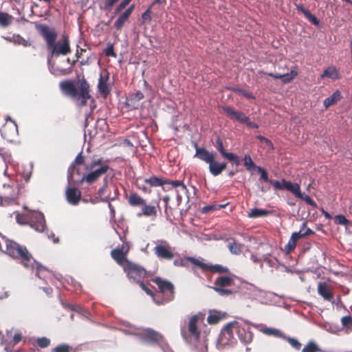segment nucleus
I'll return each mask as SVG.
<instances>
[{
  "label": "nucleus",
  "mask_w": 352,
  "mask_h": 352,
  "mask_svg": "<svg viewBox=\"0 0 352 352\" xmlns=\"http://www.w3.org/2000/svg\"><path fill=\"white\" fill-rule=\"evenodd\" d=\"M84 162V157L82 152L79 153L76 157L74 162L69 168L67 175L68 185L73 184H93L97 182L100 177L106 174L109 169V166L102 158L94 159L85 164L86 173L80 176L79 170L76 169L75 166L82 164Z\"/></svg>",
  "instance_id": "obj_1"
},
{
  "label": "nucleus",
  "mask_w": 352,
  "mask_h": 352,
  "mask_svg": "<svg viewBox=\"0 0 352 352\" xmlns=\"http://www.w3.org/2000/svg\"><path fill=\"white\" fill-rule=\"evenodd\" d=\"M3 241L6 246L5 252L11 257L20 258L25 268H36V275L38 278L45 280L50 275V272L45 267L36 262L25 247L8 239H3Z\"/></svg>",
  "instance_id": "obj_2"
},
{
  "label": "nucleus",
  "mask_w": 352,
  "mask_h": 352,
  "mask_svg": "<svg viewBox=\"0 0 352 352\" xmlns=\"http://www.w3.org/2000/svg\"><path fill=\"white\" fill-rule=\"evenodd\" d=\"M37 30L46 41L47 47L51 53L50 57L66 56L70 53V44L67 36H63L62 41L56 42L57 33L54 29L46 25H40Z\"/></svg>",
  "instance_id": "obj_3"
},
{
  "label": "nucleus",
  "mask_w": 352,
  "mask_h": 352,
  "mask_svg": "<svg viewBox=\"0 0 352 352\" xmlns=\"http://www.w3.org/2000/svg\"><path fill=\"white\" fill-rule=\"evenodd\" d=\"M60 87L63 92L71 97L78 107L85 106L91 97L89 85L85 80L80 81L79 86H76L72 81H63L60 83Z\"/></svg>",
  "instance_id": "obj_4"
},
{
  "label": "nucleus",
  "mask_w": 352,
  "mask_h": 352,
  "mask_svg": "<svg viewBox=\"0 0 352 352\" xmlns=\"http://www.w3.org/2000/svg\"><path fill=\"white\" fill-rule=\"evenodd\" d=\"M195 154L194 157L204 162L209 165V171L213 176L220 175L227 166L226 162H218L215 161L217 153L209 151L205 148L195 146Z\"/></svg>",
  "instance_id": "obj_5"
},
{
  "label": "nucleus",
  "mask_w": 352,
  "mask_h": 352,
  "mask_svg": "<svg viewBox=\"0 0 352 352\" xmlns=\"http://www.w3.org/2000/svg\"><path fill=\"white\" fill-rule=\"evenodd\" d=\"M16 221L20 224H29L37 232H43L45 221L43 213L38 211L28 212L25 214H17Z\"/></svg>",
  "instance_id": "obj_6"
},
{
  "label": "nucleus",
  "mask_w": 352,
  "mask_h": 352,
  "mask_svg": "<svg viewBox=\"0 0 352 352\" xmlns=\"http://www.w3.org/2000/svg\"><path fill=\"white\" fill-rule=\"evenodd\" d=\"M126 273L128 278L140 284L142 289L148 295L153 296V292L149 289L142 281L146 276V270L140 265L131 262L126 263L123 268Z\"/></svg>",
  "instance_id": "obj_7"
},
{
  "label": "nucleus",
  "mask_w": 352,
  "mask_h": 352,
  "mask_svg": "<svg viewBox=\"0 0 352 352\" xmlns=\"http://www.w3.org/2000/svg\"><path fill=\"white\" fill-rule=\"evenodd\" d=\"M124 332L138 336L139 339L144 343L162 344L163 342L162 336L151 329L133 328L129 330H124Z\"/></svg>",
  "instance_id": "obj_8"
},
{
  "label": "nucleus",
  "mask_w": 352,
  "mask_h": 352,
  "mask_svg": "<svg viewBox=\"0 0 352 352\" xmlns=\"http://www.w3.org/2000/svg\"><path fill=\"white\" fill-rule=\"evenodd\" d=\"M204 321V315L198 314L192 316L188 322V331H182L183 338L188 342H197L199 338L198 324Z\"/></svg>",
  "instance_id": "obj_9"
},
{
  "label": "nucleus",
  "mask_w": 352,
  "mask_h": 352,
  "mask_svg": "<svg viewBox=\"0 0 352 352\" xmlns=\"http://www.w3.org/2000/svg\"><path fill=\"white\" fill-rule=\"evenodd\" d=\"M230 323L235 336L242 342L248 343L252 341V333L248 323L243 321H232Z\"/></svg>",
  "instance_id": "obj_10"
},
{
  "label": "nucleus",
  "mask_w": 352,
  "mask_h": 352,
  "mask_svg": "<svg viewBox=\"0 0 352 352\" xmlns=\"http://www.w3.org/2000/svg\"><path fill=\"white\" fill-rule=\"evenodd\" d=\"M154 283L158 286L160 292L163 294L164 297L161 301L157 300L153 297V301L157 304L161 305L167 302L173 298V285L171 283L164 280L161 278H155L153 280Z\"/></svg>",
  "instance_id": "obj_11"
},
{
  "label": "nucleus",
  "mask_w": 352,
  "mask_h": 352,
  "mask_svg": "<svg viewBox=\"0 0 352 352\" xmlns=\"http://www.w3.org/2000/svg\"><path fill=\"white\" fill-rule=\"evenodd\" d=\"M236 341V336L229 322L221 330L217 342V347L222 350L226 346L233 344Z\"/></svg>",
  "instance_id": "obj_12"
},
{
  "label": "nucleus",
  "mask_w": 352,
  "mask_h": 352,
  "mask_svg": "<svg viewBox=\"0 0 352 352\" xmlns=\"http://www.w3.org/2000/svg\"><path fill=\"white\" fill-rule=\"evenodd\" d=\"M153 248L155 256L159 259L171 260L174 257L172 248L166 240H157Z\"/></svg>",
  "instance_id": "obj_13"
},
{
  "label": "nucleus",
  "mask_w": 352,
  "mask_h": 352,
  "mask_svg": "<svg viewBox=\"0 0 352 352\" xmlns=\"http://www.w3.org/2000/svg\"><path fill=\"white\" fill-rule=\"evenodd\" d=\"M130 249V245L128 242H123L121 247H118L111 250V255L112 258L120 265L124 267L126 263H130L126 259V254Z\"/></svg>",
  "instance_id": "obj_14"
},
{
  "label": "nucleus",
  "mask_w": 352,
  "mask_h": 352,
  "mask_svg": "<svg viewBox=\"0 0 352 352\" xmlns=\"http://www.w3.org/2000/svg\"><path fill=\"white\" fill-rule=\"evenodd\" d=\"M66 197L70 204L77 205L80 199L81 193L77 188L68 186L66 190Z\"/></svg>",
  "instance_id": "obj_15"
},
{
  "label": "nucleus",
  "mask_w": 352,
  "mask_h": 352,
  "mask_svg": "<svg viewBox=\"0 0 352 352\" xmlns=\"http://www.w3.org/2000/svg\"><path fill=\"white\" fill-rule=\"evenodd\" d=\"M223 111L230 118V119L236 120L241 123L247 122V116L242 112L234 110L231 107L223 108Z\"/></svg>",
  "instance_id": "obj_16"
},
{
  "label": "nucleus",
  "mask_w": 352,
  "mask_h": 352,
  "mask_svg": "<svg viewBox=\"0 0 352 352\" xmlns=\"http://www.w3.org/2000/svg\"><path fill=\"white\" fill-rule=\"evenodd\" d=\"M318 293L325 300L333 302V297L331 292L329 286L325 283H319L318 285Z\"/></svg>",
  "instance_id": "obj_17"
},
{
  "label": "nucleus",
  "mask_w": 352,
  "mask_h": 352,
  "mask_svg": "<svg viewBox=\"0 0 352 352\" xmlns=\"http://www.w3.org/2000/svg\"><path fill=\"white\" fill-rule=\"evenodd\" d=\"M246 289L249 291V294L252 296H253L254 298L260 300L262 303L267 302L266 300L263 299V297L267 294V292L257 288L256 286L252 285V284H247L246 285Z\"/></svg>",
  "instance_id": "obj_18"
},
{
  "label": "nucleus",
  "mask_w": 352,
  "mask_h": 352,
  "mask_svg": "<svg viewBox=\"0 0 352 352\" xmlns=\"http://www.w3.org/2000/svg\"><path fill=\"white\" fill-rule=\"evenodd\" d=\"M143 98V93H142L140 91H138L127 99V105L132 109H138L141 106L140 100Z\"/></svg>",
  "instance_id": "obj_19"
},
{
  "label": "nucleus",
  "mask_w": 352,
  "mask_h": 352,
  "mask_svg": "<svg viewBox=\"0 0 352 352\" xmlns=\"http://www.w3.org/2000/svg\"><path fill=\"white\" fill-rule=\"evenodd\" d=\"M297 74L298 73L295 69H292L289 73L283 74L269 73L268 76H270L276 79H281L284 83H287L292 81L297 76Z\"/></svg>",
  "instance_id": "obj_20"
},
{
  "label": "nucleus",
  "mask_w": 352,
  "mask_h": 352,
  "mask_svg": "<svg viewBox=\"0 0 352 352\" xmlns=\"http://www.w3.org/2000/svg\"><path fill=\"white\" fill-rule=\"evenodd\" d=\"M104 184L98 190V195L101 197L102 201H109V200H113L116 198V195L114 196H111L110 194H107V178H104ZM115 193L116 192V189H114Z\"/></svg>",
  "instance_id": "obj_21"
},
{
  "label": "nucleus",
  "mask_w": 352,
  "mask_h": 352,
  "mask_svg": "<svg viewBox=\"0 0 352 352\" xmlns=\"http://www.w3.org/2000/svg\"><path fill=\"white\" fill-rule=\"evenodd\" d=\"M296 9L298 11L301 12L304 14L305 16L314 25H318L320 23L319 20L311 12L305 9L302 5H296Z\"/></svg>",
  "instance_id": "obj_22"
},
{
  "label": "nucleus",
  "mask_w": 352,
  "mask_h": 352,
  "mask_svg": "<svg viewBox=\"0 0 352 352\" xmlns=\"http://www.w3.org/2000/svg\"><path fill=\"white\" fill-rule=\"evenodd\" d=\"M282 182L284 184L285 188L293 193L296 197L300 195L301 191L299 184H293L285 179H283Z\"/></svg>",
  "instance_id": "obj_23"
},
{
  "label": "nucleus",
  "mask_w": 352,
  "mask_h": 352,
  "mask_svg": "<svg viewBox=\"0 0 352 352\" xmlns=\"http://www.w3.org/2000/svg\"><path fill=\"white\" fill-rule=\"evenodd\" d=\"M340 98L341 93L340 91L337 90L335 92H333V94L331 96L327 98L324 100V106L325 107V108H328L331 105L336 103L338 100H340Z\"/></svg>",
  "instance_id": "obj_24"
},
{
  "label": "nucleus",
  "mask_w": 352,
  "mask_h": 352,
  "mask_svg": "<svg viewBox=\"0 0 352 352\" xmlns=\"http://www.w3.org/2000/svg\"><path fill=\"white\" fill-rule=\"evenodd\" d=\"M261 331L267 336L283 338L285 334L279 329L273 327H265L261 329Z\"/></svg>",
  "instance_id": "obj_25"
},
{
  "label": "nucleus",
  "mask_w": 352,
  "mask_h": 352,
  "mask_svg": "<svg viewBox=\"0 0 352 352\" xmlns=\"http://www.w3.org/2000/svg\"><path fill=\"white\" fill-rule=\"evenodd\" d=\"M3 188L6 190L5 195L10 199H14L17 194L16 188L14 187L13 184H5L3 185Z\"/></svg>",
  "instance_id": "obj_26"
},
{
  "label": "nucleus",
  "mask_w": 352,
  "mask_h": 352,
  "mask_svg": "<svg viewBox=\"0 0 352 352\" xmlns=\"http://www.w3.org/2000/svg\"><path fill=\"white\" fill-rule=\"evenodd\" d=\"M130 16L131 15L125 11L122 12L121 14H120V16L114 23L115 28L118 30H121L124 23L128 21Z\"/></svg>",
  "instance_id": "obj_27"
},
{
  "label": "nucleus",
  "mask_w": 352,
  "mask_h": 352,
  "mask_svg": "<svg viewBox=\"0 0 352 352\" xmlns=\"http://www.w3.org/2000/svg\"><path fill=\"white\" fill-rule=\"evenodd\" d=\"M339 74L338 70L333 67H329L326 69L321 74V78H329L333 80H336L338 78Z\"/></svg>",
  "instance_id": "obj_28"
},
{
  "label": "nucleus",
  "mask_w": 352,
  "mask_h": 352,
  "mask_svg": "<svg viewBox=\"0 0 352 352\" xmlns=\"http://www.w3.org/2000/svg\"><path fill=\"white\" fill-rule=\"evenodd\" d=\"M270 212L267 210L254 208L250 210L248 217L250 218H257L267 216Z\"/></svg>",
  "instance_id": "obj_29"
},
{
  "label": "nucleus",
  "mask_w": 352,
  "mask_h": 352,
  "mask_svg": "<svg viewBox=\"0 0 352 352\" xmlns=\"http://www.w3.org/2000/svg\"><path fill=\"white\" fill-rule=\"evenodd\" d=\"M232 278L230 276H219L215 280V285L220 287H227L232 285Z\"/></svg>",
  "instance_id": "obj_30"
},
{
  "label": "nucleus",
  "mask_w": 352,
  "mask_h": 352,
  "mask_svg": "<svg viewBox=\"0 0 352 352\" xmlns=\"http://www.w3.org/2000/svg\"><path fill=\"white\" fill-rule=\"evenodd\" d=\"M47 64H48L49 70L51 74H52L55 76H58L60 74H65V69H58V67H56V65H54V63H52L51 57H50V56H48V58H47Z\"/></svg>",
  "instance_id": "obj_31"
},
{
  "label": "nucleus",
  "mask_w": 352,
  "mask_h": 352,
  "mask_svg": "<svg viewBox=\"0 0 352 352\" xmlns=\"http://www.w3.org/2000/svg\"><path fill=\"white\" fill-rule=\"evenodd\" d=\"M98 87L99 91L104 96H107L110 91L109 86L107 83V80H104L102 75L100 76V78L99 79Z\"/></svg>",
  "instance_id": "obj_32"
},
{
  "label": "nucleus",
  "mask_w": 352,
  "mask_h": 352,
  "mask_svg": "<svg viewBox=\"0 0 352 352\" xmlns=\"http://www.w3.org/2000/svg\"><path fill=\"white\" fill-rule=\"evenodd\" d=\"M222 318L221 313L219 311H210L209 316H208L207 320L209 324H214L219 322V321Z\"/></svg>",
  "instance_id": "obj_33"
},
{
  "label": "nucleus",
  "mask_w": 352,
  "mask_h": 352,
  "mask_svg": "<svg viewBox=\"0 0 352 352\" xmlns=\"http://www.w3.org/2000/svg\"><path fill=\"white\" fill-rule=\"evenodd\" d=\"M129 202L131 206H143L144 199L137 194H132L129 197Z\"/></svg>",
  "instance_id": "obj_34"
},
{
  "label": "nucleus",
  "mask_w": 352,
  "mask_h": 352,
  "mask_svg": "<svg viewBox=\"0 0 352 352\" xmlns=\"http://www.w3.org/2000/svg\"><path fill=\"white\" fill-rule=\"evenodd\" d=\"M12 16L7 13L0 12V25L7 27L11 23Z\"/></svg>",
  "instance_id": "obj_35"
},
{
  "label": "nucleus",
  "mask_w": 352,
  "mask_h": 352,
  "mask_svg": "<svg viewBox=\"0 0 352 352\" xmlns=\"http://www.w3.org/2000/svg\"><path fill=\"white\" fill-rule=\"evenodd\" d=\"M142 214L145 216H155L157 209L155 206H147L144 203L142 206Z\"/></svg>",
  "instance_id": "obj_36"
},
{
  "label": "nucleus",
  "mask_w": 352,
  "mask_h": 352,
  "mask_svg": "<svg viewBox=\"0 0 352 352\" xmlns=\"http://www.w3.org/2000/svg\"><path fill=\"white\" fill-rule=\"evenodd\" d=\"M186 260L189 261L195 266H197L203 270L209 269V265H208L207 264L203 263L200 260L197 259L194 257L188 256L186 258Z\"/></svg>",
  "instance_id": "obj_37"
},
{
  "label": "nucleus",
  "mask_w": 352,
  "mask_h": 352,
  "mask_svg": "<svg viewBox=\"0 0 352 352\" xmlns=\"http://www.w3.org/2000/svg\"><path fill=\"white\" fill-rule=\"evenodd\" d=\"M145 183L148 184L151 186H162L164 182L162 181V179L156 177H152L148 179H146L144 180Z\"/></svg>",
  "instance_id": "obj_38"
},
{
  "label": "nucleus",
  "mask_w": 352,
  "mask_h": 352,
  "mask_svg": "<svg viewBox=\"0 0 352 352\" xmlns=\"http://www.w3.org/2000/svg\"><path fill=\"white\" fill-rule=\"evenodd\" d=\"M5 38L10 41H12L14 43L23 45V46H28L30 45L27 41L24 40L19 35H14L12 38Z\"/></svg>",
  "instance_id": "obj_39"
},
{
  "label": "nucleus",
  "mask_w": 352,
  "mask_h": 352,
  "mask_svg": "<svg viewBox=\"0 0 352 352\" xmlns=\"http://www.w3.org/2000/svg\"><path fill=\"white\" fill-rule=\"evenodd\" d=\"M164 183L170 184L173 187L181 188V191L182 192L188 193V190H187L186 185L180 181L175 180V181H170V182H164Z\"/></svg>",
  "instance_id": "obj_40"
},
{
  "label": "nucleus",
  "mask_w": 352,
  "mask_h": 352,
  "mask_svg": "<svg viewBox=\"0 0 352 352\" xmlns=\"http://www.w3.org/2000/svg\"><path fill=\"white\" fill-rule=\"evenodd\" d=\"M270 254H263L261 261L265 262L270 267H276L278 260L275 258H271Z\"/></svg>",
  "instance_id": "obj_41"
},
{
  "label": "nucleus",
  "mask_w": 352,
  "mask_h": 352,
  "mask_svg": "<svg viewBox=\"0 0 352 352\" xmlns=\"http://www.w3.org/2000/svg\"><path fill=\"white\" fill-rule=\"evenodd\" d=\"M318 351H320V349L314 342H309L306 346H305V347L302 350V352H318Z\"/></svg>",
  "instance_id": "obj_42"
},
{
  "label": "nucleus",
  "mask_w": 352,
  "mask_h": 352,
  "mask_svg": "<svg viewBox=\"0 0 352 352\" xmlns=\"http://www.w3.org/2000/svg\"><path fill=\"white\" fill-rule=\"evenodd\" d=\"M283 339L287 340L292 347L297 350H299L301 347V344L296 338L287 337L285 335Z\"/></svg>",
  "instance_id": "obj_43"
},
{
  "label": "nucleus",
  "mask_w": 352,
  "mask_h": 352,
  "mask_svg": "<svg viewBox=\"0 0 352 352\" xmlns=\"http://www.w3.org/2000/svg\"><path fill=\"white\" fill-rule=\"evenodd\" d=\"M223 157L226 158L230 162H232L233 164H234L236 166L239 165V163H240V161H239V159L238 156H236L235 154H234L232 153H228V152H226L223 155Z\"/></svg>",
  "instance_id": "obj_44"
},
{
  "label": "nucleus",
  "mask_w": 352,
  "mask_h": 352,
  "mask_svg": "<svg viewBox=\"0 0 352 352\" xmlns=\"http://www.w3.org/2000/svg\"><path fill=\"white\" fill-rule=\"evenodd\" d=\"M298 198L301 199L302 200L305 201L307 204L311 206H316V203L313 201V199L307 195L305 193H302L300 192V195H298Z\"/></svg>",
  "instance_id": "obj_45"
},
{
  "label": "nucleus",
  "mask_w": 352,
  "mask_h": 352,
  "mask_svg": "<svg viewBox=\"0 0 352 352\" xmlns=\"http://www.w3.org/2000/svg\"><path fill=\"white\" fill-rule=\"evenodd\" d=\"M230 251L234 254H239L241 253V245L236 244L235 242L230 243L228 245Z\"/></svg>",
  "instance_id": "obj_46"
},
{
  "label": "nucleus",
  "mask_w": 352,
  "mask_h": 352,
  "mask_svg": "<svg viewBox=\"0 0 352 352\" xmlns=\"http://www.w3.org/2000/svg\"><path fill=\"white\" fill-rule=\"evenodd\" d=\"M209 268L211 270V271H212L214 272L223 273V272H227L228 271V269L226 267H224L221 265H214L209 266Z\"/></svg>",
  "instance_id": "obj_47"
},
{
  "label": "nucleus",
  "mask_w": 352,
  "mask_h": 352,
  "mask_svg": "<svg viewBox=\"0 0 352 352\" xmlns=\"http://www.w3.org/2000/svg\"><path fill=\"white\" fill-rule=\"evenodd\" d=\"M72 348L66 344H61L56 346L52 352H71Z\"/></svg>",
  "instance_id": "obj_48"
},
{
  "label": "nucleus",
  "mask_w": 352,
  "mask_h": 352,
  "mask_svg": "<svg viewBox=\"0 0 352 352\" xmlns=\"http://www.w3.org/2000/svg\"><path fill=\"white\" fill-rule=\"evenodd\" d=\"M244 165L247 167L248 170H250L252 168H256V166L254 165L252 158L250 155H247L244 157Z\"/></svg>",
  "instance_id": "obj_49"
},
{
  "label": "nucleus",
  "mask_w": 352,
  "mask_h": 352,
  "mask_svg": "<svg viewBox=\"0 0 352 352\" xmlns=\"http://www.w3.org/2000/svg\"><path fill=\"white\" fill-rule=\"evenodd\" d=\"M130 1L129 0H122L120 4L117 6L115 10L114 14H117L120 13L123 9H124L129 4Z\"/></svg>",
  "instance_id": "obj_50"
},
{
  "label": "nucleus",
  "mask_w": 352,
  "mask_h": 352,
  "mask_svg": "<svg viewBox=\"0 0 352 352\" xmlns=\"http://www.w3.org/2000/svg\"><path fill=\"white\" fill-rule=\"evenodd\" d=\"M256 168L258 173H261V179L266 182H270V180L269 179L267 173L265 171V170L261 166H256Z\"/></svg>",
  "instance_id": "obj_51"
},
{
  "label": "nucleus",
  "mask_w": 352,
  "mask_h": 352,
  "mask_svg": "<svg viewBox=\"0 0 352 352\" xmlns=\"http://www.w3.org/2000/svg\"><path fill=\"white\" fill-rule=\"evenodd\" d=\"M37 343L40 347L45 348V347H47L50 344V340L48 338H45V337L40 338H38Z\"/></svg>",
  "instance_id": "obj_52"
},
{
  "label": "nucleus",
  "mask_w": 352,
  "mask_h": 352,
  "mask_svg": "<svg viewBox=\"0 0 352 352\" xmlns=\"http://www.w3.org/2000/svg\"><path fill=\"white\" fill-rule=\"evenodd\" d=\"M118 1V0H106L102 8L104 10L110 11L114 4Z\"/></svg>",
  "instance_id": "obj_53"
},
{
  "label": "nucleus",
  "mask_w": 352,
  "mask_h": 352,
  "mask_svg": "<svg viewBox=\"0 0 352 352\" xmlns=\"http://www.w3.org/2000/svg\"><path fill=\"white\" fill-rule=\"evenodd\" d=\"M335 221L337 224L346 225L349 223V221L346 219L344 215H337L335 217Z\"/></svg>",
  "instance_id": "obj_54"
},
{
  "label": "nucleus",
  "mask_w": 352,
  "mask_h": 352,
  "mask_svg": "<svg viewBox=\"0 0 352 352\" xmlns=\"http://www.w3.org/2000/svg\"><path fill=\"white\" fill-rule=\"evenodd\" d=\"M104 53H105L106 56H107L116 58L117 56L114 52V48H113V45H109L107 47V48L105 49Z\"/></svg>",
  "instance_id": "obj_55"
},
{
  "label": "nucleus",
  "mask_w": 352,
  "mask_h": 352,
  "mask_svg": "<svg viewBox=\"0 0 352 352\" xmlns=\"http://www.w3.org/2000/svg\"><path fill=\"white\" fill-rule=\"evenodd\" d=\"M223 287H220V286H217L216 285V287H214V289L215 291H217L221 296L228 295V294H230L232 293V292L230 289H224Z\"/></svg>",
  "instance_id": "obj_56"
},
{
  "label": "nucleus",
  "mask_w": 352,
  "mask_h": 352,
  "mask_svg": "<svg viewBox=\"0 0 352 352\" xmlns=\"http://www.w3.org/2000/svg\"><path fill=\"white\" fill-rule=\"evenodd\" d=\"M296 243L297 242L295 241V239H293V237L291 236V237L288 241V243L286 245L287 250L288 252H291L292 250H293L296 245Z\"/></svg>",
  "instance_id": "obj_57"
},
{
  "label": "nucleus",
  "mask_w": 352,
  "mask_h": 352,
  "mask_svg": "<svg viewBox=\"0 0 352 352\" xmlns=\"http://www.w3.org/2000/svg\"><path fill=\"white\" fill-rule=\"evenodd\" d=\"M341 322L343 327L352 325V317L351 316H344L341 319Z\"/></svg>",
  "instance_id": "obj_58"
},
{
  "label": "nucleus",
  "mask_w": 352,
  "mask_h": 352,
  "mask_svg": "<svg viewBox=\"0 0 352 352\" xmlns=\"http://www.w3.org/2000/svg\"><path fill=\"white\" fill-rule=\"evenodd\" d=\"M225 207V205H210L207 206L203 208V212H208L210 210H214L218 208H221Z\"/></svg>",
  "instance_id": "obj_59"
},
{
  "label": "nucleus",
  "mask_w": 352,
  "mask_h": 352,
  "mask_svg": "<svg viewBox=\"0 0 352 352\" xmlns=\"http://www.w3.org/2000/svg\"><path fill=\"white\" fill-rule=\"evenodd\" d=\"M270 183L274 187V188L278 190H283L285 188L284 184L280 182L278 180H270Z\"/></svg>",
  "instance_id": "obj_60"
},
{
  "label": "nucleus",
  "mask_w": 352,
  "mask_h": 352,
  "mask_svg": "<svg viewBox=\"0 0 352 352\" xmlns=\"http://www.w3.org/2000/svg\"><path fill=\"white\" fill-rule=\"evenodd\" d=\"M216 142H217V148L220 152L221 155L223 156L226 153V150L224 148V146L223 145V142H222L221 140L219 139V138H218Z\"/></svg>",
  "instance_id": "obj_61"
},
{
  "label": "nucleus",
  "mask_w": 352,
  "mask_h": 352,
  "mask_svg": "<svg viewBox=\"0 0 352 352\" xmlns=\"http://www.w3.org/2000/svg\"><path fill=\"white\" fill-rule=\"evenodd\" d=\"M300 230H302V234L305 236L310 235L314 233L313 230H311L310 228H307L305 223H302Z\"/></svg>",
  "instance_id": "obj_62"
},
{
  "label": "nucleus",
  "mask_w": 352,
  "mask_h": 352,
  "mask_svg": "<svg viewBox=\"0 0 352 352\" xmlns=\"http://www.w3.org/2000/svg\"><path fill=\"white\" fill-rule=\"evenodd\" d=\"M257 138L261 141V142L265 144L270 148H272V143L269 139L261 135H258Z\"/></svg>",
  "instance_id": "obj_63"
},
{
  "label": "nucleus",
  "mask_w": 352,
  "mask_h": 352,
  "mask_svg": "<svg viewBox=\"0 0 352 352\" xmlns=\"http://www.w3.org/2000/svg\"><path fill=\"white\" fill-rule=\"evenodd\" d=\"M292 236L297 242L298 239H300V238L304 237L305 236H303V234H302V230H300L299 232H294L292 234Z\"/></svg>",
  "instance_id": "obj_64"
}]
</instances>
